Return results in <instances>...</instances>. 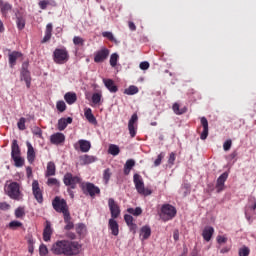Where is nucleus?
<instances>
[{
	"mask_svg": "<svg viewBox=\"0 0 256 256\" xmlns=\"http://www.w3.org/2000/svg\"><path fill=\"white\" fill-rule=\"evenodd\" d=\"M81 247L77 241L58 240L52 245L51 252L54 255L75 256L81 253Z\"/></svg>",
	"mask_w": 256,
	"mask_h": 256,
	"instance_id": "1",
	"label": "nucleus"
},
{
	"mask_svg": "<svg viewBox=\"0 0 256 256\" xmlns=\"http://www.w3.org/2000/svg\"><path fill=\"white\" fill-rule=\"evenodd\" d=\"M6 195L14 201H22L23 193L21 192V186L17 182L8 184L4 189Z\"/></svg>",
	"mask_w": 256,
	"mask_h": 256,
	"instance_id": "2",
	"label": "nucleus"
},
{
	"mask_svg": "<svg viewBox=\"0 0 256 256\" xmlns=\"http://www.w3.org/2000/svg\"><path fill=\"white\" fill-rule=\"evenodd\" d=\"M52 207L56 213H62L63 215H67V213H69V205H67V200L59 196H56L52 200Z\"/></svg>",
	"mask_w": 256,
	"mask_h": 256,
	"instance_id": "3",
	"label": "nucleus"
},
{
	"mask_svg": "<svg viewBox=\"0 0 256 256\" xmlns=\"http://www.w3.org/2000/svg\"><path fill=\"white\" fill-rule=\"evenodd\" d=\"M53 60L57 65H64L69 61V52L67 48H56L53 52Z\"/></svg>",
	"mask_w": 256,
	"mask_h": 256,
	"instance_id": "4",
	"label": "nucleus"
},
{
	"mask_svg": "<svg viewBox=\"0 0 256 256\" xmlns=\"http://www.w3.org/2000/svg\"><path fill=\"white\" fill-rule=\"evenodd\" d=\"M133 181L135 185V189L139 195H144V197H147L151 195V190L148 188H145V183L143 182V178H141V175L134 174Z\"/></svg>",
	"mask_w": 256,
	"mask_h": 256,
	"instance_id": "5",
	"label": "nucleus"
},
{
	"mask_svg": "<svg viewBox=\"0 0 256 256\" xmlns=\"http://www.w3.org/2000/svg\"><path fill=\"white\" fill-rule=\"evenodd\" d=\"M161 213L163 221H171L177 215V209L171 204H164L161 207Z\"/></svg>",
	"mask_w": 256,
	"mask_h": 256,
	"instance_id": "6",
	"label": "nucleus"
},
{
	"mask_svg": "<svg viewBox=\"0 0 256 256\" xmlns=\"http://www.w3.org/2000/svg\"><path fill=\"white\" fill-rule=\"evenodd\" d=\"M63 183L70 189H77V185L81 183V178L79 176H73V174L68 172L64 175Z\"/></svg>",
	"mask_w": 256,
	"mask_h": 256,
	"instance_id": "7",
	"label": "nucleus"
},
{
	"mask_svg": "<svg viewBox=\"0 0 256 256\" xmlns=\"http://www.w3.org/2000/svg\"><path fill=\"white\" fill-rule=\"evenodd\" d=\"M21 81H25L28 89L31 87V72H29V62H23L22 64Z\"/></svg>",
	"mask_w": 256,
	"mask_h": 256,
	"instance_id": "8",
	"label": "nucleus"
},
{
	"mask_svg": "<svg viewBox=\"0 0 256 256\" xmlns=\"http://www.w3.org/2000/svg\"><path fill=\"white\" fill-rule=\"evenodd\" d=\"M108 207L111 213L110 219H117L119 215H121V208L119 207V204L115 202V199L109 198Z\"/></svg>",
	"mask_w": 256,
	"mask_h": 256,
	"instance_id": "9",
	"label": "nucleus"
},
{
	"mask_svg": "<svg viewBox=\"0 0 256 256\" xmlns=\"http://www.w3.org/2000/svg\"><path fill=\"white\" fill-rule=\"evenodd\" d=\"M32 193L37 201V203H43V191L39 187V181L34 180L32 182Z\"/></svg>",
	"mask_w": 256,
	"mask_h": 256,
	"instance_id": "10",
	"label": "nucleus"
},
{
	"mask_svg": "<svg viewBox=\"0 0 256 256\" xmlns=\"http://www.w3.org/2000/svg\"><path fill=\"white\" fill-rule=\"evenodd\" d=\"M83 191L84 193H88L90 197H95V195H99V193H101V189L91 182H87L85 186H83Z\"/></svg>",
	"mask_w": 256,
	"mask_h": 256,
	"instance_id": "11",
	"label": "nucleus"
},
{
	"mask_svg": "<svg viewBox=\"0 0 256 256\" xmlns=\"http://www.w3.org/2000/svg\"><path fill=\"white\" fill-rule=\"evenodd\" d=\"M137 121H139V117L137 116V113H134L128 122V131L130 137H135V135H137V131L135 128V123H137Z\"/></svg>",
	"mask_w": 256,
	"mask_h": 256,
	"instance_id": "12",
	"label": "nucleus"
},
{
	"mask_svg": "<svg viewBox=\"0 0 256 256\" xmlns=\"http://www.w3.org/2000/svg\"><path fill=\"white\" fill-rule=\"evenodd\" d=\"M109 57V49L103 48L100 51H97L94 56L95 63H103Z\"/></svg>",
	"mask_w": 256,
	"mask_h": 256,
	"instance_id": "13",
	"label": "nucleus"
},
{
	"mask_svg": "<svg viewBox=\"0 0 256 256\" xmlns=\"http://www.w3.org/2000/svg\"><path fill=\"white\" fill-rule=\"evenodd\" d=\"M229 177V173L224 172L223 174H221L216 182V189H217V193H221V191H223V189H225V181H227V178Z\"/></svg>",
	"mask_w": 256,
	"mask_h": 256,
	"instance_id": "14",
	"label": "nucleus"
},
{
	"mask_svg": "<svg viewBox=\"0 0 256 256\" xmlns=\"http://www.w3.org/2000/svg\"><path fill=\"white\" fill-rule=\"evenodd\" d=\"M50 143H52V145H61V143H65V134L61 132L52 134L50 136Z\"/></svg>",
	"mask_w": 256,
	"mask_h": 256,
	"instance_id": "15",
	"label": "nucleus"
},
{
	"mask_svg": "<svg viewBox=\"0 0 256 256\" xmlns=\"http://www.w3.org/2000/svg\"><path fill=\"white\" fill-rule=\"evenodd\" d=\"M201 121V125L203 127V131L200 134V139H202V141H205V139H207V137H209V121H207V118L202 117L200 119Z\"/></svg>",
	"mask_w": 256,
	"mask_h": 256,
	"instance_id": "16",
	"label": "nucleus"
},
{
	"mask_svg": "<svg viewBox=\"0 0 256 256\" xmlns=\"http://www.w3.org/2000/svg\"><path fill=\"white\" fill-rule=\"evenodd\" d=\"M20 57H23V54L17 51H13L8 55L9 65L12 69L13 67H15V65H17V59H19Z\"/></svg>",
	"mask_w": 256,
	"mask_h": 256,
	"instance_id": "17",
	"label": "nucleus"
},
{
	"mask_svg": "<svg viewBox=\"0 0 256 256\" xmlns=\"http://www.w3.org/2000/svg\"><path fill=\"white\" fill-rule=\"evenodd\" d=\"M108 227H109L112 235H114V237H117V235H119V223H117L115 221V218H110L109 219Z\"/></svg>",
	"mask_w": 256,
	"mask_h": 256,
	"instance_id": "18",
	"label": "nucleus"
},
{
	"mask_svg": "<svg viewBox=\"0 0 256 256\" xmlns=\"http://www.w3.org/2000/svg\"><path fill=\"white\" fill-rule=\"evenodd\" d=\"M73 123V118H61L58 120V130L59 131H65L67 129L68 125H71Z\"/></svg>",
	"mask_w": 256,
	"mask_h": 256,
	"instance_id": "19",
	"label": "nucleus"
},
{
	"mask_svg": "<svg viewBox=\"0 0 256 256\" xmlns=\"http://www.w3.org/2000/svg\"><path fill=\"white\" fill-rule=\"evenodd\" d=\"M213 233H215V229L212 226H206L202 231V237L204 241H211V237H213Z\"/></svg>",
	"mask_w": 256,
	"mask_h": 256,
	"instance_id": "20",
	"label": "nucleus"
},
{
	"mask_svg": "<svg viewBox=\"0 0 256 256\" xmlns=\"http://www.w3.org/2000/svg\"><path fill=\"white\" fill-rule=\"evenodd\" d=\"M12 9H13V6L9 2H4L3 0H0V11L3 17H7V14Z\"/></svg>",
	"mask_w": 256,
	"mask_h": 256,
	"instance_id": "21",
	"label": "nucleus"
},
{
	"mask_svg": "<svg viewBox=\"0 0 256 256\" xmlns=\"http://www.w3.org/2000/svg\"><path fill=\"white\" fill-rule=\"evenodd\" d=\"M103 83L110 93H117L119 91V88H117V85H115L112 79H103Z\"/></svg>",
	"mask_w": 256,
	"mask_h": 256,
	"instance_id": "22",
	"label": "nucleus"
},
{
	"mask_svg": "<svg viewBox=\"0 0 256 256\" xmlns=\"http://www.w3.org/2000/svg\"><path fill=\"white\" fill-rule=\"evenodd\" d=\"M63 217H64V223L66 224L64 226V229L66 231H71V229H74L75 228V224L73 223V221H71V219H72L71 218V213L68 212L67 214H64Z\"/></svg>",
	"mask_w": 256,
	"mask_h": 256,
	"instance_id": "23",
	"label": "nucleus"
},
{
	"mask_svg": "<svg viewBox=\"0 0 256 256\" xmlns=\"http://www.w3.org/2000/svg\"><path fill=\"white\" fill-rule=\"evenodd\" d=\"M52 33H53V24L49 23L46 25L45 36L43 37L41 43H47V41H51Z\"/></svg>",
	"mask_w": 256,
	"mask_h": 256,
	"instance_id": "24",
	"label": "nucleus"
},
{
	"mask_svg": "<svg viewBox=\"0 0 256 256\" xmlns=\"http://www.w3.org/2000/svg\"><path fill=\"white\" fill-rule=\"evenodd\" d=\"M78 145L80 146V151L82 153H89V150L91 149V142L87 140H79Z\"/></svg>",
	"mask_w": 256,
	"mask_h": 256,
	"instance_id": "25",
	"label": "nucleus"
},
{
	"mask_svg": "<svg viewBox=\"0 0 256 256\" xmlns=\"http://www.w3.org/2000/svg\"><path fill=\"white\" fill-rule=\"evenodd\" d=\"M27 159L28 163H33L35 161V148H33V145H31L29 142H27Z\"/></svg>",
	"mask_w": 256,
	"mask_h": 256,
	"instance_id": "26",
	"label": "nucleus"
},
{
	"mask_svg": "<svg viewBox=\"0 0 256 256\" xmlns=\"http://www.w3.org/2000/svg\"><path fill=\"white\" fill-rule=\"evenodd\" d=\"M140 237H142V241L149 239L151 237V227L143 226L140 230Z\"/></svg>",
	"mask_w": 256,
	"mask_h": 256,
	"instance_id": "27",
	"label": "nucleus"
},
{
	"mask_svg": "<svg viewBox=\"0 0 256 256\" xmlns=\"http://www.w3.org/2000/svg\"><path fill=\"white\" fill-rule=\"evenodd\" d=\"M21 155V148H19V144L17 143V140L12 141L11 146V157H16Z\"/></svg>",
	"mask_w": 256,
	"mask_h": 256,
	"instance_id": "28",
	"label": "nucleus"
},
{
	"mask_svg": "<svg viewBox=\"0 0 256 256\" xmlns=\"http://www.w3.org/2000/svg\"><path fill=\"white\" fill-rule=\"evenodd\" d=\"M76 233L77 235H79V237H85V235L87 234V226H85V224L83 223H78L76 224Z\"/></svg>",
	"mask_w": 256,
	"mask_h": 256,
	"instance_id": "29",
	"label": "nucleus"
},
{
	"mask_svg": "<svg viewBox=\"0 0 256 256\" xmlns=\"http://www.w3.org/2000/svg\"><path fill=\"white\" fill-rule=\"evenodd\" d=\"M64 99H65L66 103H68V105H73V103H75L77 101V94L72 93V92H67L64 95Z\"/></svg>",
	"mask_w": 256,
	"mask_h": 256,
	"instance_id": "30",
	"label": "nucleus"
},
{
	"mask_svg": "<svg viewBox=\"0 0 256 256\" xmlns=\"http://www.w3.org/2000/svg\"><path fill=\"white\" fill-rule=\"evenodd\" d=\"M55 173H56L55 163L51 162V161L48 162L45 176L53 177V175H55Z\"/></svg>",
	"mask_w": 256,
	"mask_h": 256,
	"instance_id": "31",
	"label": "nucleus"
},
{
	"mask_svg": "<svg viewBox=\"0 0 256 256\" xmlns=\"http://www.w3.org/2000/svg\"><path fill=\"white\" fill-rule=\"evenodd\" d=\"M135 167V160L129 159L126 161L124 165V175H129L131 173V170Z\"/></svg>",
	"mask_w": 256,
	"mask_h": 256,
	"instance_id": "32",
	"label": "nucleus"
},
{
	"mask_svg": "<svg viewBox=\"0 0 256 256\" xmlns=\"http://www.w3.org/2000/svg\"><path fill=\"white\" fill-rule=\"evenodd\" d=\"M83 165H90V163H95L97 158L95 156L84 155L80 158Z\"/></svg>",
	"mask_w": 256,
	"mask_h": 256,
	"instance_id": "33",
	"label": "nucleus"
},
{
	"mask_svg": "<svg viewBox=\"0 0 256 256\" xmlns=\"http://www.w3.org/2000/svg\"><path fill=\"white\" fill-rule=\"evenodd\" d=\"M53 231L51 230V225H46L43 231V239L44 241H51V235Z\"/></svg>",
	"mask_w": 256,
	"mask_h": 256,
	"instance_id": "34",
	"label": "nucleus"
},
{
	"mask_svg": "<svg viewBox=\"0 0 256 256\" xmlns=\"http://www.w3.org/2000/svg\"><path fill=\"white\" fill-rule=\"evenodd\" d=\"M108 153L110 155H113L114 157H117V155H119V153H121V150L119 149V146H117L115 144H110V146L108 148Z\"/></svg>",
	"mask_w": 256,
	"mask_h": 256,
	"instance_id": "35",
	"label": "nucleus"
},
{
	"mask_svg": "<svg viewBox=\"0 0 256 256\" xmlns=\"http://www.w3.org/2000/svg\"><path fill=\"white\" fill-rule=\"evenodd\" d=\"M84 115H85L86 119L89 121V123H93L94 125H95V123H97V119L93 115L91 108L86 110Z\"/></svg>",
	"mask_w": 256,
	"mask_h": 256,
	"instance_id": "36",
	"label": "nucleus"
},
{
	"mask_svg": "<svg viewBox=\"0 0 256 256\" xmlns=\"http://www.w3.org/2000/svg\"><path fill=\"white\" fill-rule=\"evenodd\" d=\"M172 109L176 115H183V113H187V107L180 109L178 103H174Z\"/></svg>",
	"mask_w": 256,
	"mask_h": 256,
	"instance_id": "37",
	"label": "nucleus"
},
{
	"mask_svg": "<svg viewBox=\"0 0 256 256\" xmlns=\"http://www.w3.org/2000/svg\"><path fill=\"white\" fill-rule=\"evenodd\" d=\"M15 167H23L25 165V160L21 157V155L12 157Z\"/></svg>",
	"mask_w": 256,
	"mask_h": 256,
	"instance_id": "38",
	"label": "nucleus"
},
{
	"mask_svg": "<svg viewBox=\"0 0 256 256\" xmlns=\"http://www.w3.org/2000/svg\"><path fill=\"white\" fill-rule=\"evenodd\" d=\"M128 213H130V215H134L135 217H139V215H141V213H143V209H141V207H136L134 208H128L127 209Z\"/></svg>",
	"mask_w": 256,
	"mask_h": 256,
	"instance_id": "39",
	"label": "nucleus"
},
{
	"mask_svg": "<svg viewBox=\"0 0 256 256\" xmlns=\"http://www.w3.org/2000/svg\"><path fill=\"white\" fill-rule=\"evenodd\" d=\"M125 95H136V93H139V88L137 86H130L129 88L124 90Z\"/></svg>",
	"mask_w": 256,
	"mask_h": 256,
	"instance_id": "40",
	"label": "nucleus"
},
{
	"mask_svg": "<svg viewBox=\"0 0 256 256\" xmlns=\"http://www.w3.org/2000/svg\"><path fill=\"white\" fill-rule=\"evenodd\" d=\"M24 215H25V207L19 206L15 210V217H16V219H23Z\"/></svg>",
	"mask_w": 256,
	"mask_h": 256,
	"instance_id": "41",
	"label": "nucleus"
},
{
	"mask_svg": "<svg viewBox=\"0 0 256 256\" xmlns=\"http://www.w3.org/2000/svg\"><path fill=\"white\" fill-rule=\"evenodd\" d=\"M250 253L251 250L247 246H242L241 248L238 249L239 256H249Z\"/></svg>",
	"mask_w": 256,
	"mask_h": 256,
	"instance_id": "42",
	"label": "nucleus"
},
{
	"mask_svg": "<svg viewBox=\"0 0 256 256\" xmlns=\"http://www.w3.org/2000/svg\"><path fill=\"white\" fill-rule=\"evenodd\" d=\"M16 25L20 31H23V29H25V18L17 17Z\"/></svg>",
	"mask_w": 256,
	"mask_h": 256,
	"instance_id": "43",
	"label": "nucleus"
},
{
	"mask_svg": "<svg viewBox=\"0 0 256 256\" xmlns=\"http://www.w3.org/2000/svg\"><path fill=\"white\" fill-rule=\"evenodd\" d=\"M73 43H74V45H76L78 47H83V45H85V39H83L80 36H75L73 38Z\"/></svg>",
	"mask_w": 256,
	"mask_h": 256,
	"instance_id": "44",
	"label": "nucleus"
},
{
	"mask_svg": "<svg viewBox=\"0 0 256 256\" xmlns=\"http://www.w3.org/2000/svg\"><path fill=\"white\" fill-rule=\"evenodd\" d=\"M117 61H119V54L118 53H113L110 56V65H111V67H117Z\"/></svg>",
	"mask_w": 256,
	"mask_h": 256,
	"instance_id": "45",
	"label": "nucleus"
},
{
	"mask_svg": "<svg viewBox=\"0 0 256 256\" xmlns=\"http://www.w3.org/2000/svg\"><path fill=\"white\" fill-rule=\"evenodd\" d=\"M101 93H94L92 95V103H94V105H99V103H101Z\"/></svg>",
	"mask_w": 256,
	"mask_h": 256,
	"instance_id": "46",
	"label": "nucleus"
},
{
	"mask_svg": "<svg viewBox=\"0 0 256 256\" xmlns=\"http://www.w3.org/2000/svg\"><path fill=\"white\" fill-rule=\"evenodd\" d=\"M26 121L27 120L23 117L19 119L17 127L20 131H25V129H27V127L25 126Z\"/></svg>",
	"mask_w": 256,
	"mask_h": 256,
	"instance_id": "47",
	"label": "nucleus"
},
{
	"mask_svg": "<svg viewBox=\"0 0 256 256\" xmlns=\"http://www.w3.org/2000/svg\"><path fill=\"white\" fill-rule=\"evenodd\" d=\"M248 207L250 209H253V211H255V209H256V199H255L254 196H250L248 198Z\"/></svg>",
	"mask_w": 256,
	"mask_h": 256,
	"instance_id": "48",
	"label": "nucleus"
},
{
	"mask_svg": "<svg viewBox=\"0 0 256 256\" xmlns=\"http://www.w3.org/2000/svg\"><path fill=\"white\" fill-rule=\"evenodd\" d=\"M56 108L60 113H63L65 109H67V105L65 104V101H58L56 104Z\"/></svg>",
	"mask_w": 256,
	"mask_h": 256,
	"instance_id": "49",
	"label": "nucleus"
},
{
	"mask_svg": "<svg viewBox=\"0 0 256 256\" xmlns=\"http://www.w3.org/2000/svg\"><path fill=\"white\" fill-rule=\"evenodd\" d=\"M19 227H23V223H21L17 220L11 221L9 223V228L10 229H19Z\"/></svg>",
	"mask_w": 256,
	"mask_h": 256,
	"instance_id": "50",
	"label": "nucleus"
},
{
	"mask_svg": "<svg viewBox=\"0 0 256 256\" xmlns=\"http://www.w3.org/2000/svg\"><path fill=\"white\" fill-rule=\"evenodd\" d=\"M103 179L105 183H109V180L111 179V169L107 168L104 170Z\"/></svg>",
	"mask_w": 256,
	"mask_h": 256,
	"instance_id": "51",
	"label": "nucleus"
},
{
	"mask_svg": "<svg viewBox=\"0 0 256 256\" xmlns=\"http://www.w3.org/2000/svg\"><path fill=\"white\" fill-rule=\"evenodd\" d=\"M102 37H106V39H109V41H113L114 43H117V40L115 39V36H113L112 32H103Z\"/></svg>",
	"mask_w": 256,
	"mask_h": 256,
	"instance_id": "52",
	"label": "nucleus"
},
{
	"mask_svg": "<svg viewBox=\"0 0 256 256\" xmlns=\"http://www.w3.org/2000/svg\"><path fill=\"white\" fill-rule=\"evenodd\" d=\"M39 253L41 256H45V255H47V253H49V250L47 249V246H45V244L40 245Z\"/></svg>",
	"mask_w": 256,
	"mask_h": 256,
	"instance_id": "53",
	"label": "nucleus"
},
{
	"mask_svg": "<svg viewBox=\"0 0 256 256\" xmlns=\"http://www.w3.org/2000/svg\"><path fill=\"white\" fill-rule=\"evenodd\" d=\"M32 133L33 135H37L38 137H41V135H43V131L41 130V128H39V126H34L32 128Z\"/></svg>",
	"mask_w": 256,
	"mask_h": 256,
	"instance_id": "54",
	"label": "nucleus"
},
{
	"mask_svg": "<svg viewBox=\"0 0 256 256\" xmlns=\"http://www.w3.org/2000/svg\"><path fill=\"white\" fill-rule=\"evenodd\" d=\"M168 164L170 167H173L175 165V152H171L168 158Z\"/></svg>",
	"mask_w": 256,
	"mask_h": 256,
	"instance_id": "55",
	"label": "nucleus"
},
{
	"mask_svg": "<svg viewBox=\"0 0 256 256\" xmlns=\"http://www.w3.org/2000/svg\"><path fill=\"white\" fill-rule=\"evenodd\" d=\"M11 209V205L7 202H0V210L1 211H9Z\"/></svg>",
	"mask_w": 256,
	"mask_h": 256,
	"instance_id": "56",
	"label": "nucleus"
},
{
	"mask_svg": "<svg viewBox=\"0 0 256 256\" xmlns=\"http://www.w3.org/2000/svg\"><path fill=\"white\" fill-rule=\"evenodd\" d=\"M231 145H233L231 139L226 140L223 144L224 151H229V149H231Z\"/></svg>",
	"mask_w": 256,
	"mask_h": 256,
	"instance_id": "57",
	"label": "nucleus"
},
{
	"mask_svg": "<svg viewBox=\"0 0 256 256\" xmlns=\"http://www.w3.org/2000/svg\"><path fill=\"white\" fill-rule=\"evenodd\" d=\"M163 153H160L157 157V159L154 161V165L155 167H159V165H161V161H163Z\"/></svg>",
	"mask_w": 256,
	"mask_h": 256,
	"instance_id": "58",
	"label": "nucleus"
},
{
	"mask_svg": "<svg viewBox=\"0 0 256 256\" xmlns=\"http://www.w3.org/2000/svg\"><path fill=\"white\" fill-rule=\"evenodd\" d=\"M124 220H125V223L127 225H132L133 224V216L129 215V214H126L124 216Z\"/></svg>",
	"mask_w": 256,
	"mask_h": 256,
	"instance_id": "59",
	"label": "nucleus"
},
{
	"mask_svg": "<svg viewBox=\"0 0 256 256\" xmlns=\"http://www.w3.org/2000/svg\"><path fill=\"white\" fill-rule=\"evenodd\" d=\"M47 185H57L59 186V180L57 178H49L47 181Z\"/></svg>",
	"mask_w": 256,
	"mask_h": 256,
	"instance_id": "60",
	"label": "nucleus"
},
{
	"mask_svg": "<svg viewBox=\"0 0 256 256\" xmlns=\"http://www.w3.org/2000/svg\"><path fill=\"white\" fill-rule=\"evenodd\" d=\"M47 5H49V1L47 0H42L39 2L40 9H43V10L47 9Z\"/></svg>",
	"mask_w": 256,
	"mask_h": 256,
	"instance_id": "61",
	"label": "nucleus"
},
{
	"mask_svg": "<svg viewBox=\"0 0 256 256\" xmlns=\"http://www.w3.org/2000/svg\"><path fill=\"white\" fill-rule=\"evenodd\" d=\"M140 69H142V71H147V69H149V62L147 61L141 62Z\"/></svg>",
	"mask_w": 256,
	"mask_h": 256,
	"instance_id": "62",
	"label": "nucleus"
},
{
	"mask_svg": "<svg viewBox=\"0 0 256 256\" xmlns=\"http://www.w3.org/2000/svg\"><path fill=\"white\" fill-rule=\"evenodd\" d=\"M217 243H219V245H222L223 243H227V237L217 236Z\"/></svg>",
	"mask_w": 256,
	"mask_h": 256,
	"instance_id": "63",
	"label": "nucleus"
},
{
	"mask_svg": "<svg viewBox=\"0 0 256 256\" xmlns=\"http://www.w3.org/2000/svg\"><path fill=\"white\" fill-rule=\"evenodd\" d=\"M66 237H67L68 239H71L72 241H74V239H77V235H76L75 233H73V232H68V233L66 234Z\"/></svg>",
	"mask_w": 256,
	"mask_h": 256,
	"instance_id": "64",
	"label": "nucleus"
}]
</instances>
